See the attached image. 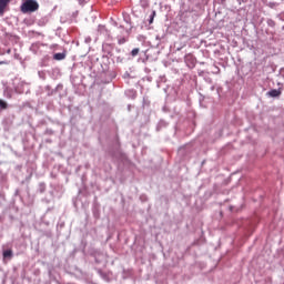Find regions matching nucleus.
I'll return each instance as SVG.
<instances>
[{
  "label": "nucleus",
  "mask_w": 284,
  "mask_h": 284,
  "mask_svg": "<svg viewBox=\"0 0 284 284\" xmlns=\"http://www.w3.org/2000/svg\"><path fill=\"white\" fill-rule=\"evenodd\" d=\"M20 10L23 14H28V12H37V10H39V2L36 0H27L21 4Z\"/></svg>",
  "instance_id": "nucleus-1"
},
{
  "label": "nucleus",
  "mask_w": 284,
  "mask_h": 284,
  "mask_svg": "<svg viewBox=\"0 0 284 284\" xmlns=\"http://www.w3.org/2000/svg\"><path fill=\"white\" fill-rule=\"evenodd\" d=\"M11 0H0V17L6 14V10H8V6H10Z\"/></svg>",
  "instance_id": "nucleus-2"
},
{
  "label": "nucleus",
  "mask_w": 284,
  "mask_h": 284,
  "mask_svg": "<svg viewBox=\"0 0 284 284\" xmlns=\"http://www.w3.org/2000/svg\"><path fill=\"white\" fill-rule=\"evenodd\" d=\"M184 61H185V63H190V61H191V64L194 65V55L193 54H186L184 57Z\"/></svg>",
  "instance_id": "nucleus-3"
},
{
  "label": "nucleus",
  "mask_w": 284,
  "mask_h": 284,
  "mask_svg": "<svg viewBox=\"0 0 284 284\" xmlns=\"http://www.w3.org/2000/svg\"><path fill=\"white\" fill-rule=\"evenodd\" d=\"M267 94H268V97L276 98L281 94V90L273 89V90L268 91Z\"/></svg>",
  "instance_id": "nucleus-4"
},
{
  "label": "nucleus",
  "mask_w": 284,
  "mask_h": 284,
  "mask_svg": "<svg viewBox=\"0 0 284 284\" xmlns=\"http://www.w3.org/2000/svg\"><path fill=\"white\" fill-rule=\"evenodd\" d=\"M53 59H54L55 61H63V59H65V53H55V54L53 55Z\"/></svg>",
  "instance_id": "nucleus-5"
},
{
  "label": "nucleus",
  "mask_w": 284,
  "mask_h": 284,
  "mask_svg": "<svg viewBox=\"0 0 284 284\" xmlns=\"http://www.w3.org/2000/svg\"><path fill=\"white\" fill-rule=\"evenodd\" d=\"M2 256L3 258H12L13 256L12 250L3 251Z\"/></svg>",
  "instance_id": "nucleus-6"
},
{
  "label": "nucleus",
  "mask_w": 284,
  "mask_h": 284,
  "mask_svg": "<svg viewBox=\"0 0 284 284\" xmlns=\"http://www.w3.org/2000/svg\"><path fill=\"white\" fill-rule=\"evenodd\" d=\"M0 110H8V102L0 99Z\"/></svg>",
  "instance_id": "nucleus-7"
},
{
  "label": "nucleus",
  "mask_w": 284,
  "mask_h": 284,
  "mask_svg": "<svg viewBox=\"0 0 284 284\" xmlns=\"http://www.w3.org/2000/svg\"><path fill=\"white\" fill-rule=\"evenodd\" d=\"M156 17V11H153L152 14H151V18L149 20V23L152 24L154 23V18Z\"/></svg>",
  "instance_id": "nucleus-8"
},
{
  "label": "nucleus",
  "mask_w": 284,
  "mask_h": 284,
  "mask_svg": "<svg viewBox=\"0 0 284 284\" xmlns=\"http://www.w3.org/2000/svg\"><path fill=\"white\" fill-rule=\"evenodd\" d=\"M139 52H140V49H139V48H135V49H133V50L131 51V55H132V57H136V55L139 54Z\"/></svg>",
  "instance_id": "nucleus-9"
},
{
  "label": "nucleus",
  "mask_w": 284,
  "mask_h": 284,
  "mask_svg": "<svg viewBox=\"0 0 284 284\" xmlns=\"http://www.w3.org/2000/svg\"><path fill=\"white\" fill-rule=\"evenodd\" d=\"M126 41H128V39H125V38H120L119 41H118V43H119V45H123V43H125Z\"/></svg>",
  "instance_id": "nucleus-10"
},
{
  "label": "nucleus",
  "mask_w": 284,
  "mask_h": 284,
  "mask_svg": "<svg viewBox=\"0 0 284 284\" xmlns=\"http://www.w3.org/2000/svg\"><path fill=\"white\" fill-rule=\"evenodd\" d=\"M0 65H8L7 61H0Z\"/></svg>",
  "instance_id": "nucleus-11"
},
{
  "label": "nucleus",
  "mask_w": 284,
  "mask_h": 284,
  "mask_svg": "<svg viewBox=\"0 0 284 284\" xmlns=\"http://www.w3.org/2000/svg\"><path fill=\"white\" fill-rule=\"evenodd\" d=\"M3 55V52H0V57Z\"/></svg>",
  "instance_id": "nucleus-12"
}]
</instances>
